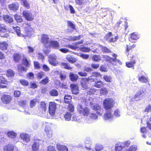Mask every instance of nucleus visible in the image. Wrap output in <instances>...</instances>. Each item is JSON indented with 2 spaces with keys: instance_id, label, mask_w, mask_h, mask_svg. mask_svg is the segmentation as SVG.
Here are the masks:
<instances>
[{
  "instance_id": "1",
  "label": "nucleus",
  "mask_w": 151,
  "mask_h": 151,
  "mask_svg": "<svg viewBox=\"0 0 151 151\" xmlns=\"http://www.w3.org/2000/svg\"><path fill=\"white\" fill-rule=\"evenodd\" d=\"M115 104V101L111 99H106L103 102L104 108L106 110H112L111 108L113 107Z\"/></svg>"
},
{
  "instance_id": "2",
  "label": "nucleus",
  "mask_w": 151,
  "mask_h": 151,
  "mask_svg": "<svg viewBox=\"0 0 151 151\" xmlns=\"http://www.w3.org/2000/svg\"><path fill=\"white\" fill-rule=\"evenodd\" d=\"M78 107V111L80 115L84 116H87L90 114V110L87 107L83 108L81 104L79 105Z\"/></svg>"
},
{
  "instance_id": "3",
  "label": "nucleus",
  "mask_w": 151,
  "mask_h": 151,
  "mask_svg": "<svg viewBox=\"0 0 151 151\" xmlns=\"http://www.w3.org/2000/svg\"><path fill=\"white\" fill-rule=\"evenodd\" d=\"M102 76V75L99 72H93L90 76L87 78L89 82L91 83L94 82L95 83L97 80L96 78L98 77H101Z\"/></svg>"
},
{
  "instance_id": "4",
  "label": "nucleus",
  "mask_w": 151,
  "mask_h": 151,
  "mask_svg": "<svg viewBox=\"0 0 151 151\" xmlns=\"http://www.w3.org/2000/svg\"><path fill=\"white\" fill-rule=\"evenodd\" d=\"M47 109L46 104L44 101L40 102L38 107V112L40 115H45Z\"/></svg>"
},
{
  "instance_id": "5",
  "label": "nucleus",
  "mask_w": 151,
  "mask_h": 151,
  "mask_svg": "<svg viewBox=\"0 0 151 151\" xmlns=\"http://www.w3.org/2000/svg\"><path fill=\"white\" fill-rule=\"evenodd\" d=\"M57 109V104L54 102L51 101L49 103L48 112L52 116L55 115Z\"/></svg>"
},
{
  "instance_id": "6",
  "label": "nucleus",
  "mask_w": 151,
  "mask_h": 151,
  "mask_svg": "<svg viewBox=\"0 0 151 151\" xmlns=\"http://www.w3.org/2000/svg\"><path fill=\"white\" fill-rule=\"evenodd\" d=\"M8 29L7 26L4 24H0V35L1 37L7 38L9 36V35L6 32Z\"/></svg>"
},
{
  "instance_id": "7",
  "label": "nucleus",
  "mask_w": 151,
  "mask_h": 151,
  "mask_svg": "<svg viewBox=\"0 0 151 151\" xmlns=\"http://www.w3.org/2000/svg\"><path fill=\"white\" fill-rule=\"evenodd\" d=\"M40 41L44 46L47 47L50 43V38L47 34H42L41 35Z\"/></svg>"
},
{
  "instance_id": "8",
  "label": "nucleus",
  "mask_w": 151,
  "mask_h": 151,
  "mask_svg": "<svg viewBox=\"0 0 151 151\" xmlns=\"http://www.w3.org/2000/svg\"><path fill=\"white\" fill-rule=\"evenodd\" d=\"M12 100V97L10 95L4 94H3L1 97L2 102L5 104H10Z\"/></svg>"
},
{
  "instance_id": "9",
  "label": "nucleus",
  "mask_w": 151,
  "mask_h": 151,
  "mask_svg": "<svg viewBox=\"0 0 151 151\" xmlns=\"http://www.w3.org/2000/svg\"><path fill=\"white\" fill-rule=\"evenodd\" d=\"M22 14L23 17L28 21H32L34 19V15L28 10H24Z\"/></svg>"
},
{
  "instance_id": "10",
  "label": "nucleus",
  "mask_w": 151,
  "mask_h": 151,
  "mask_svg": "<svg viewBox=\"0 0 151 151\" xmlns=\"http://www.w3.org/2000/svg\"><path fill=\"white\" fill-rule=\"evenodd\" d=\"M88 81L86 78H81V79L80 84L82 87L83 89H86L88 88Z\"/></svg>"
},
{
  "instance_id": "11",
  "label": "nucleus",
  "mask_w": 151,
  "mask_h": 151,
  "mask_svg": "<svg viewBox=\"0 0 151 151\" xmlns=\"http://www.w3.org/2000/svg\"><path fill=\"white\" fill-rule=\"evenodd\" d=\"M70 88L73 94L77 95L79 93V87L78 84H70Z\"/></svg>"
},
{
  "instance_id": "12",
  "label": "nucleus",
  "mask_w": 151,
  "mask_h": 151,
  "mask_svg": "<svg viewBox=\"0 0 151 151\" xmlns=\"http://www.w3.org/2000/svg\"><path fill=\"white\" fill-rule=\"evenodd\" d=\"M92 109L95 111L99 115H102L103 111H102L101 107L100 105L98 104L93 105L92 106Z\"/></svg>"
},
{
  "instance_id": "13",
  "label": "nucleus",
  "mask_w": 151,
  "mask_h": 151,
  "mask_svg": "<svg viewBox=\"0 0 151 151\" xmlns=\"http://www.w3.org/2000/svg\"><path fill=\"white\" fill-rule=\"evenodd\" d=\"M19 136L22 139L27 143L29 142L30 140V135L27 133H22Z\"/></svg>"
},
{
  "instance_id": "14",
  "label": "nucleus",
  "mask_w": 151,
  "mask_h": 151,
  "mask_svg": "<svg viewBox=\"0 0 151 151\" xmlns=\"http://www.w3.org/2000/svg\"><path fill=\"white\" fill-rule=\"evenodd\" d=\"M48 62L50 64L53 66H55L57 64L56 58L55 56L50 55L48 56Z\"/></svg>"
},
{
  "instance_id": "15",
  "label": "nucleus",
  "mask_w": 151,
  "mask_h": 151,
  "mask_svg": "<svg viewBox=\"0 0 151 151\" xmlns=\"http://www.w3.org/2000/svg\"><path fill=\"white\" fill-rule=\"evenodd\" d=\"M19 4L17 3H13L8 5L9 9L11 10L16 11L19 8Z\"/></svg>"
},
{
  "instance_id": "16",
  "label": "nucleus",
  "mask_w": 151,
  "mask_h": 151,
  "mask_svg": "<svg viewBox=\"0 0 151 151\" xmlns=\"http://www.w3.org/2000/svg\"><path fill=\"white\" fill-rule=\"evenodd\" d=\"M50 46L54 49H58L60 47L59 42L56 40H51L50 42Z\"/></svg>"
},
{
  "instance_id": "17",
  "label": "nucleus",
  "mask_w": 151,
  "mask_h": 151,
  "mask_svg": "<svg viewBox=\"0 0 151 151\" xmlns=\"http://www.w3.org/2000/svg\"><path fill=\"white\" fill-rule=\"evenodd\" d=\"M105 83L100 80L99 81H97L94 84V86L95 87L100 88H103Z\"/></svg>"
},
{
  "instance_id": "18",
  "label": "nucleus",
  "mask_w": 151,
  "mask_h": 151,
  "mask_svg": "<svg viewBox=\"0 0 151 151\" xmlns=\"http://www.w3.org/2000/svg\"><path fill=\"white\" fill-rule=\"evenodd\" d=\"M14 146L12 144H8L5 146L3 148L4 151H14Z\"/></svg>"
},
{
  "instance_id": "19",
  "label": "nucleus",
  "mask_w": 151,
  "mask_h": 151,
  "mask_svg": "<svg viewBox=\"0 0 151 151\" xmlns=\"http://www.w3.org/2000/svg\"><path fill=\"white\" fill-rule=\"evenodd\" d=\"M144 92L142 91H140L137 92L134 96L133 98L134 99H138V100L141 99V98L143 97Z\"/></svg>"
},
{
  "instance_id": "20",
  "label": "nucleus",
  "mask_w": 151,
  "mask_h": 151,
  "mask_svg": "<svg viewBox=\"0 0 151 151\" xmlns=\"http://www.w3.org/2000/svg\"><path fill=\"white\" fill-rule=\"evenodd\" d=\"M139 38L138 34L136 32H134L131 33L130 35L129 40L130 41H132L133 40H137Z\"/></svg>"
},
{
  "instance_id": "21",
  "label": "nucleus",
  "mask_w": 151,
  "mask_h": 151,
  "mask_svg": "<svg viewBox=\"0 0 151 151\" xmlns=\"http://www.w3.org/2000/svg\"><path fill=\"white\" fill-rule=\"evenodd\" d=\"M107 111L104 115V118L105 120H107L111 118L112 116V110H106Z\"/></svg>"
},
{
  "instance_id": "22",
  "label": "nucleus",
  "mask_w": 151,
  "mask_h": 151,
  "mask_svg": "<svg viewBox=\"0 0 151 151\" xmlns=\"http://www.w3.org/2000/svg\"><path fill=\"white\" fill-rule=\"evenodd\" d=\"M8 44L6 41L0 42V49L1 50H5L7 49Z\"/></svg>"
},
{
  "instance_id": "23",
  "label": "nucleus",
  "mask_w": 151,
  "mask_h": 151,
  "mask_svg": "<svg viewBox=\"0 0 151 151\" xmlns=\"http://www.w3.org/2000/svg\"><path fill=\"white\" fill-rule=\"evenodd\" d=\"M3 18L4 21L8 23H12L13 22L12 18L8 15H4L3 16Z\"/></svg>"
},
{
  "instance_id": "24",
  "label": "nucleus",
  "mask_w": 151,
  "mask_h": 151,
  "mask_svg": "<svg viewBox=\"0 0 151 151\" xmlns=\"http://www.w3.org/2000/svg\"><path fill=\"white\" fill-rule=\"evenodd\" d=\"M72 96L68 94H65L64 97V102L65 104H70L72 100Z\"/></svg>"
},
{
  "instance_id": "25",
  "label": "nucleus",
  "mask_w": 151,
  "mask_h": 151,
  "mask_svg": "<svg viewBox=\"0 0 151 151\" xmlns=\"http://www.w3.org/2000/svg\"><path fill=\"white\" fill-rule=\"evenodd\" d=\"M60 66L68 70H71L73 69V67L71 66L68 63L62 62L60 63Z\"/></svg>"
},
{
  "instance_id": "26",
  "label": "nucleus",
  "mask_w": 151,
  "mask_h": 151,
  "mask_svg": "<svg viewBox=\"0 0 151 151\" xmlns=\"http://www.w3.org/2000/svg\"><path fill=\"white\" fill-rule=\"evenodd\" d=\"M66 58L68 62L72 63H75L77 60V59L72 55H68Z\"/></svg>"
},
{
  "instance_id": "27",
  "label": "nucleus",
  "mask_w": 151,
  "mask_h": 151,
  "mask_svg": "<svg viewBox=\"0 0 151 151\" xmlns=\"http://www.w3.org/2000/svg\"><path fill=\"white\" fill-rule=\"evenodd\" d=\"M69 77L70 80L73 82H76L78 79L79 77L77 75L70 73Z\"/></svg>"
},
{
  "instance_id": "28",
  "label": "nucleus",
  "mask_w": 151,
  "mask_h": 151,
  "mask_svg": "<svg viewBox=\"0 0 151 151\" xmlns=\"http://www.w3.org/2000/svg\"><path fill=\"white\" fill-rule=\"evenodd\" d=\"M45 130L48 137H52V131L49 126H46L45 127Z\"/></svg>"
},
{
  "instance_id": "29",
  "label": "nucleus",
  "mask_w": 151,
  "mask_h": 151,
  "mask_svg": "<svg viewBox=\"0 0 151 151\" xmlns=\"http://www.w3.org/2000/svg\"><path fill=\"white\" fill-rule=\"evenodd\" d=\"M57 149L58 151H68L67 147L64 145H57Z\"/></svg>"
},
{
  "instance_id": "30",
  "label": "nucleus",
  "mask_w": 151,
  "mask_h": 151,
  "mask_svg": "<svg viewBox=\"0 0 151 151\" xmlns=\"http://www.w3.org/2000/svg\"><path fill=\"white\" fill-rule=\"evenodd\" d=\"M136 47V45L135 44H133L132 45L128 46L127 45V49L126 50V52L127 54V55L128 56L129 55H131V53H130V51L131 50V52L132 51L131 49L133 48H134Z\"/></svg>"
},
{
  "instance_id": "31",
  "label": "nucleus",
  "mask_w": 151,
  "mask_h": 151,
  "mask_svg": "<svg viewBox=\"0 0 151 151\" xmlns=\"http://www.w3.org/2000/svg\"><path fill=\"white\" fill-rule=\"evenodd\" d=\"M40 145L36 142H34L32 145V151H38Z\"/></svg>"
},
{
  "instance_id": "32",
  "label": "nucleus",
  "mask_w": 151,
  "mask_h": 151,
  "mask_svg": "<svg viewBox=\"0 0 151 151\" xmlns=\"http://www.w3.org/2000/svg\"><path fill=\"white\" fill-rule=\"evenodd\" d=\"M14 74V72L10 69L7 70L6 73V75L8 77H13Z\"/></svg>"
},
{
  "instance_id": "33",
  "label": "nucleus",
  "mask_w": 151,
  "mask_h": 151,
  "mask_svg": "<svg viewBox=\"0 0 151 151\" xmlns=\"http://www.w3.org/2000/svg\"><path fill=\"white\" fill-rule=\"evenodd\" d=\"M39 101L37 99L34 98L32 99L31 100L30 102V107L31 108H32L35 107L37 104V103L39 102Z\"/></svg>"
},
{
  "instance_id": "34",
  "label": "nucleus",
  "mask_w": 151,
  "mask_h": 151,
  "mask_svg": "<svg viewBox=\"0 0 151 151\" xmlns=\"http://www.w3.org/2000/svg\"><path fill=\"white\" fill-rule=\"evenodd\" d=\"M136 63L135 60H132L130 62H127L126 63V66L128 68H131L134 67V65Z\"/></svg>"
},
{
  "instance_id": "35",
  "label": "nucleus",
  "mask_w": 151,
  "mask_h": 151,
  "mask_svg": "<svg viewBox=\"0 0 151 151\" xmlns=\"http://www.w3.org/2000/svg\"><path fill=\"white\" fill-rule=\"evenodd\" d=\"M49 93L50 96H57L59 95L58 91L54 89H51L49 91Z\"/></svg>"
},
{
  "instance_id": "36",
  "label": "nucleus",
  "mask_w": 151,
  "mask_h": 151,
  "mask_svg": "<svg viewBox=\"0 0 151 151\" xmlns=\"http://www.w3.org/2000/svg\"><path fill=\"white\" fill-rule=\"evenodd\" d=\"M83 37L82 35L78 36H70L69 37L70 40L72 41H77L80 39L81 38Z\"/></svg>"
},
{
  "instance_id": "37",
  "label": "nucleus",
  "mask_w": 151,
  "mask_h": 151,
  "mask_svg": "<svg viewBox=\"0 0 151 151\" xmlns=\"http://www.w3.org/2000/svg\"><path fill=\"white\" fill-rule=\"evenodd\" d=\"M14 17L15 20L18 23H21L23 21L22 17L17 14L14 15Z\"/></svg>"
},
{
  "instance_id": "38",
  "label": "nucleus",
  "mask_w": 151,
  "mask_h": 151,
  "mask_svg": "<svg viewBox=\"0 0 151 151\" xmlns=\"http://www.w3.org/2000/svg\"><path fill=\"white\" fill-rule=\"evenodd\" d=\"M23 64L26 67H29L30 65V63L27 58L24 57L22 60Z\"/></svg>"
},
{
  "instance_id": "39",
  "label": "nucleus",
  "mask_w": 151,
  "mask_h": 151,
  "mask_svg": "<svg viewBox=\"0 0 151 151\" xmlns=\"http://www.w3.org/2000/svg\"><path fill=\"white\" fill-rule=\"evenodd\" d=\"M14 60L16 62H19L20 59V55L18 53H14L13 55Z\"/></svg>"
},
{
  "instance_id": "40",
  "label": "nucleus",
  "mask_w": 151,
  "mask_h": 151,
  "mask_svg": "<svg viewBox=\"0 0 151 151\" xmlns=\"http://www.w3.org/2000/svg\"><path fill=\"white\" fill-rule=\"evenodd\" d=\"M75 1L76 5L82 7L83 5L86 2L87 0H75Z\"/></svg>"
},
{
  "instance_id": "41",
  "label": "nucleus",
  "mask_w": 151,
  "mask_h": 151,
  "mask_svg": "<svg viewBox=\"0 0 151 151\" xmlns=\"http://www.w3.org/2000/svg\"><path fill=\"white\" fill-rule=\"evenodd\" d=\"M101 49L102 52L104 53H111V50L106 46H101Z\"/></svg>"
},
{
  "instance_id": "42",
  "label": "nucleus",
  "mask_w": 151,
  "mask_h": 151,
  "mask_svg": "<svg viewBox=\"0 0 151 151\" xmlns=\"http://www.w3.org/2000/svg\"><path fill=\"white\" fill-rule=\"evenodd\" d=\"M72 114L70 112H67L64 115V118L65 120L69 121L70 120Z\"/></svg>"
},
{
  "instance_id": "43",
  "label": "nucleus",
  "mask_w": 151,
  "mask_h": 151,
  "mask_svg": "<svg viewBox=\"0 0 151 151\" xmlns=\"http://www.w3.org/2000/svg\"><path fill=\"white\" fill-rule=\"evenodd\" d=\"M92 59L93 61L99 62L101 60V57L99 55H94L92 57Z\"/></svg>"
},
{
  "instance_id": "44",
  "label": "nucleus",
  "mask_w": 151,
  "mask_h": 151,
  "mask_svg": "<svg viewBox=\"0 0 151 151\" xmlns=\"http://www.w3.org/2000/svg\"><path fill=\"white\" fill-rule=\"evenodd\" d=\"M8 136L12 138H14L16 137V134L15 132L13 131L8 132L7 133Z\"/></svg>"
},
{
  "instance_id": "45",
  "label": "nucleus",
  "mask_w": 151,
  "mask_h": 151,
  "mask_svg": "<svg viewBox=\"0 0 151 151\" xmlns=\"http://www.w3.org/2000/svg\"><path fill=\"white\" fill-rule=\"evenodd\" d=\"M138 79L139 81L142 83H146L148 82L147 79L144 76L139 77Z\"/></svg>"
},
{
  "instance_id": "46",
  "label": "nucleus",
  "mask_w": 151,
  "mask_h": 151,
  "mask_svg": "<svg viewBox=\"0 0 151 151\" xmlns=\"http://www.w3.org/2000/svg\"><path fill=\"white\" fill-rule=\"evenodd\" d=\"M8 81L5 78L2 76H0V84H7Z\"/></svg>"
},
{
  "instance_id": "47",
  "label": "nucleus",
  "mask_w": 151,
  "mask_h": 151,
  "mask_svg": "<svg viewBox=\"0 0 151 151\" xmlns=\"http://www.w3.org/2000/svg\"><path fill=\"white\" fill-rule=\"evenodd\" d=\"M64 46L66 47L70 48L73 50H76L79 48V47L75 44L74 45H64Z\"/></svg>"
},
{
  "instance_id": "48",
  "label": "nucleus",
  "mask_w": 151,
  "mask_h": 151,
  "mask_svg": "<svg viewBox=\"0 0 151 151\" xmlns=\"http://www.w3.org/2000/svg\"><path fill=\"white\" fill-rule=\"evenodd\" d=\"M74 107L73 104H68V106L67 108V109L69 112L72 113L74 111Z\"/></svg>"
},
{
  "instance_id": "49",
  "label": "nucleus",
  "mask_w": 151,
  "mask_h": 151,
  "mask_svg": "<svg viewBox=\"0 0 151 151\" xmlns=\"http://www.w3.org/2000/svg\"><path fill=\"white\" fill-rule=\"evenodd\" d=\"M22 2V5L25 7L27 9H29L30 8V5L28 3L27 0H20Z\"/></svg>"
},
{
  "instance_id": "50",
  "label": "nucleus",
  "mask_w": 151,
  "mask_h": 151,
  "mask_svg": "<svg viewBox=\"0 0 151 151\" xmlns=\"http://www.w3.org/2000/svg\"><path fill=\"white\" fill-rule=\"evenodd\" d=\"M49 82V78L47 76H46L40 81V83L42 84L45 85L48 83Z\"/></svg>"
},
{
  "instance_id": "51",
  "label": "nucleus",
  "mask_w": 151,
  "mask_h": 151,
  "mask_svg": "<svg viewBox=\"0 0 151 151\" xmlns=\"http://www.w3.org/2000/svg\"><path fill=\"white\" fill-rule=\"evenodd\" d=\"M13 28L16 32L17 35L19 36H21V33L20 28L18 26H16V27H13Z\"/></svg>"
},
{
  "instance_id": "52",
  "label": "nucleus",
  "mask_w": 151,
  "mask_h": 151,
  "mask_svg": "<svg viewBox=\"0 0 151 151\" xmlns=\"http://www.w3.org/2000/svg\"><path fill=\"white\" fill-rule=\"evenodd\" d=\"M100 92L101 94L102 95H107L108 93V90L106 88H101Z\"/></svg>"
},
{
  "instance_id": "53",
  "label": "nucleus",
  "mask_w": 151,
  "mask_h": 151,
  "mask_svg": "<svg viewBox=\"0 0 151 151\" xmlns=\"http://www.w3.org/2000/svg\"><path fill=\"white\" fill-rule=\"evenodd\" d=\"M67 22L68 27L70 28L73 30L76 29V27L75 24H73L72 22L69 21H68Z\"/></svg>"
},
{
  "instance_id": "54",
  "label": "nucleus",
  "mask_w": 151,
  "mask_h": 151,
  "mask_svg": "<svg viewBox=\"0 0 151 151\" xmlns=\"http://www.w3.org/2000/svg\"><path fill=\"white\" fill-rule=\"evenodd\" d=\"M21 84L24 86H27L29 84L28 81L24 79H21L19 81Z\"/></svg>"
},
{
  "instance_id": "55",
  "label": "nucleus",
  "mask_w": 151,
  "mask_h": 151,
  "mask_svg": "<svg viewBox=\"0 0 151 151\" xmlns=\"http://www.w3.org/2000/svg\"><path fill=\"white\" fill-rule=\"evenodd\" d=\"M33 63L35 69H40L41 68L40 64L39 62L37 61H34Z\"/></svg>"
},
{
  "instance_id": "56",
  "label": "nucleus",
  "mask_w": 151,
  "mask_h": 151,
  "mask_svg": "<svg viewBox=\"0 0 151 151\" xmlns=\"http://www.w3.org/2000/svg\"><path fill=\"white\" fill-rule=\"evenodd\" d=\"M80 50L84 52H88L90 50V48L89 47H80Z\"/></svg>"
},
{
  "instance_id": "57",
  "label": "nucleus",
  "mask_w": 151,
  "mask_h": 151,
  "mask_svg": "<svg viewBox=\"0 0 151 151\" xmlns=\"http://www.w3.org/2000/svg\"><path fill=\"white\" fill-rule=\"evenodd\" d=\"M103 78L105 81L107 82H110L111 81L112 78L110 76L105 75L103 76Z\"/></svg>"
},
{
  "instance_id": "58",
  "label": "nucleus",
  "mask_w": 151,
  "mask_h": 151,
  "mask_svg": "<svg viewBox=\"0 0 151 151\" xmlns=\"http://www.w3.org/2000/svg\"><path fill=\"white\" fill-rule=\"evenodd\" d=\"M44 73L43 71H41L38 72L36 75V77L38 79H41L44 76Z\"/></svg>"
},
{
  "instance_id": "59",
  "label": "nucleus",
  "mask_w": 151,
  "mask_h": 151,
  "mask_svg": "<svg viewBox=\"0 0 151 151\" xmlns=\"http://www.w3.org/2000/svg\"><path fill=\"white\" fill-rule=\"evenodd\" d=\"M112 55L114 58H109V60L111 62H116L117 61L116 57L117 56V55L114 53H113Z\"/></svg>"
},
{
  "instance_id": "60",
  "label": "nucleus",
  "mask_w": 151,
  "mask_h": 151,
  "mask_svg": "<svg viewBox=\"0 0 151 151\" xmlns=\"http://www.w3.org/2000/svg\"><path fill=\"white\" fill-rule=\"evenodd\" d=\"M18 68L19 70L20 71H24L26 72L27 70L26 68L22 66L21 65H19L18 66Z\"/></svg>"
},
{
  "instance_id": "61",
  "label": "nucleus",
  "mask_w": 151,
  "mask_h": 151,
  "mask_svg": "<svg viewBox=\"0 0 151 151\" xmlns=\"http://www.w3.org/2000/svg\"><path fill=\"white\" fill-rule=\"evenodd\" d=\"M19 105L22 107H24L26 104V101L25 100H21L18 102Z\"/></svg>"
},
{
  "instance_id": "62",
  "label": "nucleus",
  "mask_w": 151,
  "mask_h": 151,
  "mask_svg": "<svg viewBox=\"0 0 151 151\" xmlns=\"http://www.w3.org/2000/svg\"><path fill=\"white\" fill-rule=\"evenodd\" d=\"M21 94V92L18 90H15L14 92V95L15 97H19Z\"/></svg>"
},
{
  "instance_id": "63",
  "label": "nucleus",
  "mask_w": 151,
  "mask_h": 151,
  "mask_svg": "<svg viewBox=\"0 0 151 151\" xmlns=\"http://www.w3.org/2000/svg\"><path fill=\"white\" fill-rule=\"evenodd\" d=\"M37 86L35 82H31L30 83V88L33 89H35L37 88Z\"/></svg>"
},
{
  "instance_id": "64",
  "label": "nucleus",
  "mask_w": 151,
  "mask_h": 151,
  "mask_svg": "<svg viewBox=\"0 0 151 151\" xmlns=\"http://www.w3.org/2000/svg\"><path fill=\"white\" fill-rule=\"evenodd\" d=\"M47 151H57L55 147L52 145H49L47 147Z\"/></svg>"
}]
</instances>
